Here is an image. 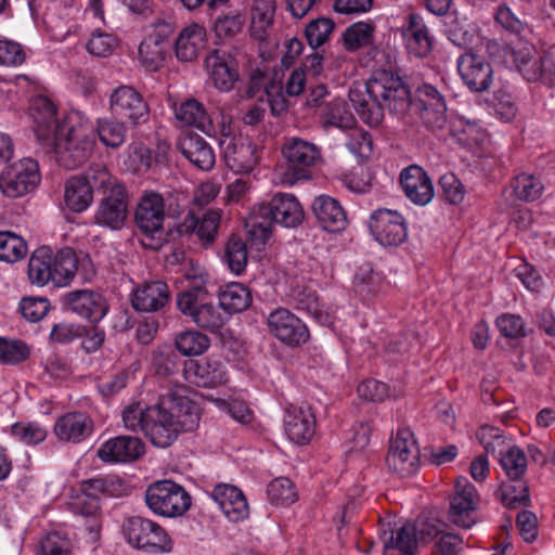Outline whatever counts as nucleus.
<instances>
[{
    "label": "nucleus",
    "mask_w": 555,
    "mask_h": 555,
    "mask_svg": "<svg viewBox=\"0 0 555 555\" xmlns=\"http://www.w3.org/2000/svg\"><path fill=\"white\" fill-rule=\"evenodd\" d=\"M349 100L360 118L370 126L382 122L384 108L404 114L414 107L424 124L433 130L443 128L447 122L444 96L434 86L421 85L412 101L401 78L386 70L376 73L365 85L353 86L349 91Z\"/></svg>",
    "instance_id": "1"
},
{
    "label": "nucleus",
    "mask_w": 555,
    "mask_h": 555,
    "mask_svg": "<svg viewBox=\"0 0 555 555\" xmlns=\"http://www.w3.org/2000/svg\"><path fill=\"white\" fill-rule=\"evenodd\" d=\"M29 109L37 140L61 166L75 169L91 157L95 128L82 112L72 111L59 120L54 103L46 95L35 96Z\"/></svg>",
    "instance_id": "2"
},
{
    "label": "nucleus",
    "mask_w": 555,
    "mask_h": 555,
    "mask_svg": "<svg viewBox=\"0 0 555 555\" xmlns=\"http://www.w3.org/2000/svg\"><path fill=\"white\" fill-rule=\"evenodd\" d=\"M145 436L158 448L171 446L182 431H191L198 424V414L185 398H166L150 406Z\"/></svg>",
    "instance_id": "3"
},
{
    "label": "nucleus",
    "mask_w": 555,
    "mask_h": 555,
    "mask_svg": "<svg viewBox=\"0 0 555 555\" xmlns=\"http://www.w3.org/2000/svg\"><path fill=\"white\" fill-rule=\"evenodd\" d=\"M185 279L189 281V288L177 296L180 312L190 317L199 327L211 331L220 328L225 323L227 315L221 312V307L204 302L208 274L204 269L196 267L185 273Z\"/></svg>",
    "instance_id": "4"
},
{
    "label": "nucleus",
    "mask_w": 555,
    "mask_h": 555,
    "mask_svg": "<svg viewBox=\"0 0 555 555\" xmlns=\"http://www.w3.org/2000/svg\"><path fill=\"white\" fill-rule=\"evenodd\" d=\"M503 63L514 67L529 82L555 86V61L527 42H516L501 49Z\"/></svg>",
    "instance_id": "5"
},
{
    "label": "nucleus",
    "mask_w": 555,
    "mask_h": 555,
    "mask_svg": "<svg viewBox=\"0 0 555 555\" xmlns=\"http://www.w3.org/2000/svg\"><path fill=\"white\" fill-rule=\"evenodd\" d=\"M145 502L155 515L173 518L190 508L191 496L182 486L171 480H159L147 487Z\"/></svg>",
    "instance_id": "6"
},
{
    "label": "nucleus",
    "mask_w": 555,
    "mask_h": 555,
    "mask_svg": "<svg viewBox=\"0 0 555 555\" xmlns=\"http://www.w3.org/2000/svg\"><path fill=\"white\" fill-rule=\"evenodd\" d=\"M124 533L130 545L152 553L169 552L172 542L157 522L140 516L130 517L124 524Z\"/></svg>",
    "instance_id": "7"
},
{
    "label": "nucleus",
    "mask_w": 555,
    "mask_h": 555,
    "mask_svg": "<svg viewBox=\"0 0 555 555\" xmlns=\"http://www.w3.org/2000/svg\"><path fill=\"white\" fill-rule=\"evenodd\" d=\"M40 179L38 163L33 158H22L1 172L0 191L8 197H21L34 191Z\"/></svg>",
    "instance_id": "8"
},
{
    "label": "nucleus",
    "mask_w": 555,
    "mask_h": 555,
    "mask_svg": "<svg viewBox=\"0 0 555 555\" xmlns=\"http://www.w3.org/2000/svg\"><path fill=\"white\" fill-rule=\"evenodd\" d=\"M386 464L390 470L401 477L416 474L420 467V449L410 429L401 428L397 431L390 443Z\"/></svg>",
    "instance_id": "9"
},
{
    "label": "nucleus",
    "mask_w": 555,
    "mask_h": 555,
    "mask_svg": "<svg viewBox=\"0 0 555 555\" xmlns=\"http://www.w3.org/2000/svg\"><path fill=\"white\" fill-rule=\"evenodd\" d=\"M282 154L286 159L293 176L287 183L308 178V170L321 162V149L313 142L298 137L287 138L282 146Z\"/></svg>",
    "instance_id": "10"
},
{
    "label": "nucleus",
    "mask_w": 555,
    "mask_h": 555,
    "mask_svg": "<svg viewBox=\"0 0 555 555\" xmlns=\"http://www.w3.org/2000/svg\"><path fill=\"white\" fill-rule=\"evenodd\" d=\"M173 31L171 23L160 21L153 25L139 46V62L150 72L160 68L169 51V37Z\"/></svg>",
    "instance_id": "11"
},
{
    "label": "nucleus",
    "mask_w": 555,
    "mask_h": 555,
    "mask_svg": "<svg viewBox=\"0 0 555 555\" xmlns=\"http://www.w3.org/2000/svg\"><path fill=\"white\" fill-rule=\"evenodd\" d=\"M369 229L374 238L383 246H398L408 236L403 216L397 210L387 208H378L372 212Z\"/></svg>",
    "instance_id": "12"
},
{
    "label": "nucleus",
    "mask_w": 555,
    "mask_h": 555,
    "mask_svg": "<svg viewBox=\"0 0 555 555\" xmlns=\"http://www.w3.org/2000/svg\"><path fill=\"white\" fill-rule=\"evenodd\" d=\"M269 332L280 341L297 347L308 341L310 334L306 324L293 312L278 308L267 319Z\"/></svg>",
    "instance_id": "13"
},
{
    "label": "nucleus",
    "mask_w": 555,
    "mask_h": 555,
    "mask_svg": "<svg viewBox=\"0 0 555 555\" xmlns=\"http://www.w3.org/2000/svg\"><path fill=\"white\" fill-rule=\"evenodd\" d=\"M479 505V494L476 487L465 477L455 482V490L450 503V518L457 527L469 529L477 519L475 512Z\"/></svg>",
    "instance_id": "14"
},
{
    "label": "nucleus",
    "mask_w": 555,
    "mask_h": 555,
    "mask_svg": "<svg viewBox=\"0 0 555 555\" xmlns=\"http://www.w3.org/2000/svg\"><path fill=\"white\" fill-rule=\"evenodd\" d=\"M109 108L113 115L137 125L147 119L150 108L141 93L131 86L122 85L115 88L109 96Z\"/></svg>",
    "instance_id": "15"
},
{
    "label": "nucleus",
    "mask_w": 555,
    "mask_h": 555,
    "mask_svg": "<svg viewBox=\"0 0 555 555\" xmlns=\"http://www.w3.org/2000/svg\"><path fill=\"white\" fill-rule=\"evenodd\" d=\"M166 217L165 203L160 194L144 192L141 196L134 219L138 228L151 240L160 236Z\"/></svg>",
    "instance_id": "16"
},
{
    "label": "nucleus",
    "mask_w": 555,
    "mask_h": 555,
    "mask_svg": "<svg viewBox=\"0 0 555 555\" xmlns=\"http://www.w3.org/2000/svg\"><path fill=\"white\" fill-rule=\"evenodd\" d=\"M64 308L91 323L100 322L108 311L105 298L91 289H78L62 297Z\"/></svg>",
    "instance_id": "17"
},
{
    "label": "nucleus",
    "mask_w": 555,
    "mask_h": 555,
    "mask_svg": "<svg viewBox=\"0 0 555 555\" xmlns=\"http://www.w3.org/2000/svg\"><path fill=\"white\" fill-rule=\"evenodd\" d=\"M457 70L464 83L475 92L489 89L493 69L485 56L466 52L457 59Z\"/></svg>",
    "instance_id": "18"
},
{
    "label": "nucleus",
    "mask_w": 555,
    "mask_h": 555,
    "mask_svg": "<svg viewBox=\"0 0 555 555\" xmlns=\"http://www.w3.org/2000/svg\"><path fill=\"white\" fill-rule=\"evenodd\" d=\"M127 193L122 184H115L101 201L94 219L100 225L113 230L120 229L127 218Z\"/></svg>",
    "instance_id": "19"
},
{
    "label": "nucleus",
    "mask_w": 555,
    "mask_h": 555,
    "mask_svg": "<svg viewBox=\"0 0 555 555\" xmlns=\"http://www.w3.org/2000/svg\"><path fill=\"white\" fill-rule=\"evenodd\" d=\"M400 185L404 195L415 205L425 206L434 198L433 182L427 172L417 165H411L401 171Z\"/></svg>",
    "instance_id": "20"
},
{
    "label": "nucleus",
    "mask_w": 555,
    "mask_h": 555,
    "mask_svg": "<svg viewBox=\"0 0 555 555\" xmlns=\"http://www.w3.org/2000/svg\"><path fill=\"white\" fill-rule=\"evenodd\" d=\"M262 214H270L274 223L285 228H296L305 218L301 204L291 193L275 194L268 204H262Z\"/></svg>",
    "instance_id": "21"
},
{
    "label": "nucleus",
    "mask_w": 555,
    "mask_h": 555,
    "mask_svg": "<svg viewBox=\"0 0 555 555\" xmlns=\"http://www.w3.org/2000/svg\"><path fill=\"white\" fill-rule=\"evenodd\" d=\"M283 424L288 439L297 444L310 441L315 431V417L308 405L286 408Z\"/></svg>",
    "instance_id": "22"
},
{
    "label": "nucleus",
    "mask_w": 555,
    "mask_h": 555,
    "mask_svg": "<svg viewBox=\"0 0 555 555\" xmlns=\"http://www.w3.org/2000/svg\"><path fill=\"white\" fill-rule=\"evenodd\" d=\"M94 430L92 418L83 412H68L56 420L53 433L60 441L79 443Z\"/></svg>",
    "instance_id": "23"
},
{
    "label": "nucleus",
    "mask_w": 555,
    "mask_h": 555,
    "mask_svg": "<svg viewBox=\"0 0 555 555\" xmlns=\"http://www.w3.org/2000/svg\"><path fill=\"white\" fill-rule=\"evenodd\" d=\"M144 453V444L138 437L118 436L105 441L98 450V456L107 463L130 462Z\"/></svg>",
    "instance_id": "24"
},
{
    "label": "nucleus",
    "mask_w": 555,
    "mask_h": 555,
    "mask_svg": "<svg viewBox=\"0 0 555 555\" xmlns=\"http://www.w3.org/2000/svg\"><path fill=\"white\" fill-rule=\"evenodd\" d=\"M185 373L192 383L205 388L224 385L229 379L227 364L212 358L190 362Z\"/></svg>",
    "instance_id": "25"
},
{
    "label": "nucleus",
    "mask_w": 555,
    "mask_h": 555,
    "mask_svg": "<svg viewBox=\"0 0 555 555\" xmlns=\"http://www.w3.org/2000/svg\"><path fill=\"white\" fill-rule=\"evenodd\" d=\"M210 496L229 520L240 521L248 516L249 511L246 498L237 487L229 483H219L212 489Z\"/></svg>",
    "instance_id": "26"
},
{
    "label": "nucleus",
    "mask_w": 555,
    "mask_h": 555,
    "mask_svg": "<svg viewBox=\"0 0 555 555\" xmlns=\"http://www.w3.org/2000/svg\"><path fill=\"white\" fill-rule=\"evenodd\" d=\"M205 62L214 86L223 92L232 90L238 80V72L233 57L229 54L214 51L207 55Z\"/></svg>",
    "instance_id": "27"
},
{
    "label": "nucleus",
    "mask_w": 555,
    "mask_h": 555,
    "mask_svg": "<svg viewBox=\"0 0 555 555\" xmlns=\"http://www.w3.org/2000/svg\"><path fill=\"white\" fill-rule=\"evenodd\" d=\"M312 211L321 228L331 233H338L348 224L347 215L340 203L327 195L313 199Z\"/></svg>",
    "instance_id": "28"
},
{
    "label": "nucleus",
    "mask_w": 555,
    "mask_h": 555,
    "mask_svg": "<svg viewBox=\"0 0 555 555\" xmlns=\"http://www.w3.org/2000/svg\"><path fill=\"white\" fill-rule=\"evenodd\" d=\"M402 37L410 54L416 57L427 56L433 48L428 28L420 14L411 13L402 25Z\"/></svg>",
    "instance_id": "29"
},
{
    "label": "nucleus",
    "mask_w": 555,
    "mask_h": 555,
    "mask_svg": "<svg viewBox=\"0 0 555 555\" xmlns=\"http://www.w3.org/2000/svg\"><path fill=\"white\" fill-rule=\"evenodd\" d=\"M170 299L168 285L163 281L145 282L133 292L132 307L142 312H154L164 308Z\"/></svg>",
    "instance_id": "30"
},
{
    "label": "nucleus",
    "mask_w": 555,
    "mask_h": 555,
    "mask_svg": "<svg viewBox=\"0 0 555 555\" xmlns=\"http://www.w3.org/2000/svg\"><path fill=\"white\" fill-rule=\"evenodd\" d=\"M222 147L225 165L235 173L247 175L256 167L258 155L255 144L233 140Z\"/></svg>",
    "instance_id": "31"
},
{
    "label": "nucleus",
    "mask_w": 555,
    "mask_h": 555,
    "mask_svg": "<svg viewBox=\"0 0 555 555\" xmlns=\"http://www.w3.org/2000/svg\"><path fill=\"white\" fill-rule=\"evenodd\" d=\"M178 149L192 164L202 170L214 167L216 157L211 146L197 133H186L179 139Z\"/></svg>",
    "instance_id": "32"
},
{
    "label": "nucleus",
    "mask_w": 555,
    "mask_h": 555,
    "mask_svg": "<svg viewBox=\"0 0 555 555\" xmlns=\"http://www.w3.org/2000/svg\"><path fill=\"white\" fill-rule=\"evenodd\" d=\"M206 29L198 24L184 27L175 41L176 56L181 62H192L205 48Z\"/></svg>",
    "instance_id": "33"
},
{
    "label": "nucleus",
    "mask_w": 555,
    "mask_h": 555,
    "mask_svg": "<svg viewBox=\"0 0 555 555\" xmlns=\"http://www.w3.org/2000/svg\"><path fill=\"white\" fill-rule=\"evenodd\" d=\"M175 118L180 126L194 127L203 132H211L210 116L204 105L193 98L185 99L173 106Z\"/></svg>",
    "instance_id": "34"
},
{
    "label": "nucleus",
    "mask_w": 555,
    "mask_h": 555,
    "mask_svg": "<svg viewBox=\"0 0 555 555\" xmlns=\"http://www.w3.org/2000/svg\"><path fill=\"white\" fill-rule=\"evenodd\" d=\"M92 202V186L88 184L85 178L74 176L66 181L64 204L70 211L80 214L87 210Z\"/></svg>",
    "instance_id": "35"
},
{
    "label": "nucleus",
    "mask_w": 555,
    "mask_h": 555,
    "mask_svg": "<svg viewBox=\"0 0 555 555\" xmlns=\"http://www.w3.org/2000/svg\"><path fill=\"white\" fill-rule=\"evenodd\" d=\"M220 222V214L216 210L206 211L201 218L189 214L181 224V232L195 233L205 244L215 241Z\"/></svg>",
    "instance_id": "36"
},
{
    "label": "nucleus",
    "mask_w": 555,
    "mask_h": 555,
    "mask_svg": "<svg viewBox=\"0 0 555 555\" xmlns=\"http://www.w3.org/2000/svg\"><path fill=\"white\" fill-rule=\"evenodd\" d=\"M416 529L413 525L405 524L385 542L383 555H416Z\"/></svg>",
    "instance_id": "37"
},
{
    "label": "nucleus",
    "mask_w": 555,
    "mask_h": 555,
    "mask_svg": "<svg viewBox=\"0 0 555 555\" xmlns=\"http://www.w3.org/2000/svg\"><path fill=\"white\" fill-rule=\"evenodd\" d=\"M53 261V250L48 246L37 248L28 261V278L33 284L44 286L49 282L53 283L52 271L49 266Z\"/></svg>",
    "instance_id": "38"
},
{
    "label": "nucleus",
    "mask_w": 555,
    "mask_h": 555,
    "mask_svg": "<svg viewBox=\"0 0 555 555\" xmlns=\"http://www.w3.org/2000/svg\"><path fill=\"white\" fill-rule=\"evenodd\" d=\"M220 307L229 313L246 310L251 304L249 289L241 283H231L219 293Z\"/></svg>",
    "instance_id": "39"
},
{
    "label": "nucleus",
    "mask_w": 555,
    "mask_h": 555,
    "mask_svg": "<svg viewBox=\"0 0 555 555\" xmlns=\"http://www.w3.org/2000/svg\"><path fill=\"white\" fill-rule=\"evenodd\" d=\"M52 264L55 266L53 284L59 287L67 286L75 278L78 269V260L73 249L64 248L53 251Z\"/></svg>",
    "instance_id": "40"
},
{
    "label": "nucleus",
    "mask_w": 555,
    "mask_h": 555,
    "mask_svg": "<svg viewBox=\"0 0 555 555\" xmlns=\"http://www.w3.org/2000/svg\"><path fill=\"white\" fill-rule=\"evenodd\" d=\"M275 1L274 0H255L251 9V35L263 40L267 30L273 25L275 16Z\"/></svg>",
    "instance_id": "41"
},
{
    "label": "nucleus",
    "mask_w": 555,
    "mask_h": 555,
    "mask_svg": "<svg viewBox=\"0 0 555 555\" xmlns=\"http://www.w3.org/2000/svg\"><path fill=\"white\" fill-rule=\"evenodd\" d=\"M495 455L511 480H516L525 474L527 457L520 448L506 443Z\"/></svg>",
    "instance_id": "42"
},
{
    "label": "nucleus",
    "mask_w": 555,
    "mask_h": 555,
    "mask_svg": "<svg viewBox=\"0 0 555 555\" xmlns=\"http://www.w3.org/2000/svg\"><path fill=\"white\" fill-rule=\"evenodd\" d=\"M273 223L270 214H262V205H259L246 219L245 229L254 243L266 244L271 236Z\"/></svg>",
    "instance_id": "43"
},
{
    "label": "nucleus",
    "mask_w": 555,
    "mask_h": 555,
    "mask_svg": "<svg viewBox=\"0 0 555 555\" xmlns=\"http://www.w3.org/2000/svg\"><path fill=\"white\" fill-rule=\"evenodd\" d=\"M446 33L451 42L459 47L469 46L475 37V27L465 17L451 14L446 20Z\"/></svg>",
    "instance_id": "44"
},
{
    "label": "nucleus",
    "mask_w": 555,
    "mask_h": 555,
    "mask_svg": "<svg viewBox=\"0 0 555 555\" xmlns=\"http://www.w3.org/2000/svg\"><path fill=\"white\" fill-rule=\"evenodd\" d=\"M294 298L298 309L307 311L321 324L330 325L332 323L331 314L323 310L314 291L304 288L296 292Z\"/></svg>",
    "instance_id": "45"
},
{
    "label": "nucleus",
    "mask_w": 555,
    "mask_h": 555,
    "mask_svg": "<svg viewBox=\"0 0 555 555\" xmlns=\"http://www.w3.org/2000/svg\"><path fill=\"white\" fill-rule=\"evenodd\" d=\"M500 498L502 503L508 508L527 506L530 503L528 486L519 478L502 485Z\"/></svg>",
    "instance_id": "46"
},
{
    "label": "nucleus",
    "mask_w": 555,
    "mask_h": 555,
    "mask_svg": "<svg viewBox=\"0 0 555 555\" xmlns=\"http://www.w3.org/2000/svg\"><path fill=\"white\" fill-rule=\"evenodd\" d=\"M513 193L520 201H535L543 191V184L539 178L529 173L518 175L511 183Z\"/></svg>",
    "instance_id": "47"
},
{
    "label": "nucleus",
    "mask_w": 555,
    "mask_h": 555,
    "mask_svg": "<svg viewBox=\"0 0 555 555\" xmlns=\"http://www.w3.org/2000/svg\"><path fill=\"white\" fill-rule=\"evenodd\" d=\"M96 131L100 141L107 147L117 149L126 139V127L124 122L112 119H99Z\"/></svg>",
    "instance_id": "48"
},
{
    "label": "nucleus",
    "mask_w": 555,
    "mask_h": 555,
    "mask_svg": "<svg viewBox=\"0 0 555 555\" xmlns=\"http://www.w3.org/2000/svg\"><path fill=\"white\" fill-rule=\"evenodd\" d=\"M27 254V244L23 237L12 232H0V260L15 262Z\"/></svg>",
    "instance_id": "49"
},
{
    "label": "nucleus",
    "mask_w": 555,
    "mask_h": 555,
    "mask_svg": "<svg viewBox=\"0 0 555 555\" xmlns=\"http://www.w3.org/2000/svg\"><path fill=\"white\" fill-rule=\"evenodd\" d=\"M175 344L183 356L192 357L206 351L209 347V339L197 331H185L177 335Z\"/></svg>",
    "instance_id": "50"
},
{
    "label": "nucleus",
    "mask_w": 555,
    "mask_h": 555,
    "mask_svg": "<svg viewBox=\"0 0 555 555\" xmlns=\"http://www.w3.org/2000/svg\"><path fill=\"white\" fill-rule=\"evenodd\" d=\"M374 26L359 22L349 26L344 34V44L347 50H358L373 42Z\"/></svg>",
    "instance_id": "51"
},
{
    "label": "nucleus",
    "mask_w": 555,
    "mask_h": 555,
    "mask_svg": "<svg viewBox=\"0 0 555 555\" xmlns=\"http://www.w3.org/2000/svg\"><path fill=\"white\" fill-rule=\"evenodd\" d=\"M224 260L229 269L240 275L247 264V249L243 240L232 236L224 248Z\"/></svg>",
    "instance_id": "52"
},
{
    "label": "nucleus",
    "mask_w": 555,
    "mask_h": 555,
    "mask_svg": "<svg viewBox=\"0 0 555 555\" xmlns=\"http://www.w3.org/2000/svg\"><path fill=\"white\" fill-rule=\"evenodd\" d=\"M383 279L369 264L361 266L353 279V286L361 296H370L382 288Z\"/></svg>",
    "instance_id": "53"
},
{
    "label": "nucleus",
    "mask_w": 555,
    "mask_h": 555,
    "mask_svg": "<svg viewBox=\"0 0 555 555\" xmlns=\"http://www.w3.org/2000/svg\"><path fill=\"white\" fill-rule=\"evenodd\" d=\"M268 498L276 505H289L296 502L297 492L295 485L288 478H276L267 488Z\"/></svg>",
    "instance_id": "54"
},
{
    "label": "nucleus",
    "mask_w": 555,
    "mask_h": 555,
    "mask_svg": "<svg viewBox=\"0 0 555 555\" xmlns=\"http://www.w3.org/2000/svg\"><path fill=\"white\" fill-rule=\"evenodd\" d=\"M334 22L327 17H319L312 20L305 29V37L308 44L313 49L323 46L330 38L333 29Z\"/></svg>",
    "instance_id": "55"
},
{
    "label": "nucleus",
    "mask_w": 555,
    "mask_h": 555,
    "mask_svg": "<svg viewBox=\"0 0 555 555\" xmlns=\"http://www.w3.org/2000/svg\"><path fill=\"white\" fill-rule=\"evenodd\" d=\"M12 436L27 446H36L47 438V429L36 422H18L11 427Z\"/></svg>",
    "instance_id": "56"
},
{
    "label": "nucleus",
    "mask_w": 555,
    "mask_h": 555,
    "mask_svg": "<svg viewBox=\"0 0 555 555\" xmlns=\"http://www.w3.org/2000/svg\"><path fill=\"white\" fill-rule=\"evenodd\" d=\"M29 353L24 341L0 337V363L15 365L27 360Z\"/></svg>",
    "instance_id": "57"
},
{
    "label": "nucleus",
    "mask_w": 555,
    "mask_h": 555,
    "mask_svg": "<svg viewBox=\"0 0 555 555\" xmlns=\"http://www.w3.org/2000/svg\"><path fill=\"white\" fill-rule=\"evenodd\" d=\"M324 124L339 129H352L356 120L347 104L341 100H335L326 108Z\"/></svg>",
    "instance_id": "58"
},
{
    "label": "nucleus",
    "mask_w": 555,
    "mask_h": 555,
    "mask_svg": "<svg viewBox=\"0 0 555 555\" xmlns=\"http://www.w3.org/2000/svg\"><path fill=\"white\" fill-rule=\"evenodd\" d=\"M206 399L212 402L220 411L228 413L234 421L248 424L253 420V412L248 405L241 400L227 401L214 396H207Z\"/></svg>",
    "instance_id": "59"
},
{
    "label": "nucleus",
    "mask_w": 555,
    "mask_h": 555,
    "mask_svg": "<svg viewBox=\"0 0 555 555\" xmlns=\"http://www.w3.org/2000/svg\"><path fill=\"white\" fill-rule=\"evenodd\" d=\"M245 18L240 13H228L219 16L214 26L215 34L220 40H228L241 33Z\"/></svg>",
    "instance_id": "60"
},
{
    "label": "nucleus",
    "mask_w": 555,
    "mask_h": 555,
    "mask_svg": "<svg viewBox=\"0 0 555 555\" xmlns=\"http://www.w3.org/2000/svg\"><path fill=\"white\" fill-rule=\"evenodd\" d=\"M149 411L150 406L143 402H132L128 404L121 413L124 426L133 431L140 429L145 434V423L147 421L146 415Z\"/></svg>",
    "instance_id": "61"
},
{
    "label": "nucleus",
    "mask_w": 555,
    "mask_h": 555,
    "mask_svg": "<svg viewBox=\"0 0 555 555\" xmlns=\"http://www.w3.org/2000/svg\"><path fill=\"white\" fill-rule=\"evenodd\" d=\"M151 361L160 375H170L177 365V356L169 345L157 346L151 354Z\"/></svg>",
    "instance_id": "62"
},
{
    "label": "nucleus",
    "mask_w": 555,
    "mask_h": 555,
    "mask_svg": "<svg viewBox=\"0 0 555 555\" xmlns=\"http://www.w3.org/2000/svg\"><path fill=\"white\" fill-rule=\"evenodd\" d=\"M117 46L118 41L115 36L94 31L87 43V50L94 56L106 57L113 53Z\"/></svg>",
    "instance_id": "63"
},
{
    "label": "nucleus",
    "mask_w": 555,
    "mask_h": 555,
    "mask_svg": "<svg viewBox=\"0 0 555 555\" xmlns=\"http://www.w3.org/2000/svg\"><path fill=\"white\" fill-rule=\"evenodd\" d=\"M453 133L459 143L465 146H473L483 141L485 133L475 121L459 120L453 126Z\"/></svg>",
    "instance_id": "64"
}]
</instances>
